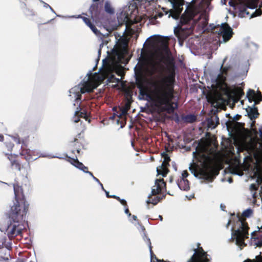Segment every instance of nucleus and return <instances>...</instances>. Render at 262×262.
<instances>
[{"label":"nucleus","instance_id":"19","mask_svg":"<svg viewBox=\"0 0 262 262\" xmlns=\"http://www.w3.org/2000/svg\"><path fill=\"white\" fill-rule=\"evenodd\" d=\"M255 176L256 177V182L262 184V172L259 168H257L256 171L255 172Z\"/></svg>","mask_w":262,"mask_h":262},{"label":"nucleus","instance_id":"7","mask_svg":"<svg viewBox=\"0 0 262 262\" xmlns=\"http://www.w3.org/2000/svg\"><path fill=\"white\" fill-rule=\"evenodd\" d=\"M193 254L188 260L187 262H209L207 253L203 249L198 250H194Z\"/></svg>","mask_w":262,"mask_h":262},{"label":"nucleus","instance_id":"57","mask_svg":"<svg viewBox=\"0 0 262 262\" xmlns=\"http://www.w3.org/2000/svg\"><path fill=\"white\" fill-rule=\"evenodd\" d=\"M251 262L250 260L248 259L247 261H245L244 262Z\"/></svg>","mask_w":262,"mask_h":262},{"label":"nucleus","instance_id":"55","mask_svg":"<svg viewBox=\"0 0 262 262\" xmlns=\"http://www.w3.org/2000/svg\"><path fill=\"white\" fill-rule=\"evenodd\" d=\"M159 219H160L161 221L162 220V217L161 215L159 216Z\"/></svg>","mask_w":262,"mask_h":262},{"label":"nucleus","instance_id":"15","mask_svg":"<svg viewBox=\"0 0 262 262\" xmlns=\"http://www.w3.org/2000/svg\"><path fill=\"white\" fill-rule=\"evenodd\" d=\"M246 111L251 119L255 118L257 117V110L254 107V104L253 105V107L247 108Z\"/></svg>","mask_w":262,"mask_h":262},{"label":"nucleus","instance_id":"10","mask_svg":"<svg viewBox=\"0 0 262 262\" xmlns=\"http://www.w3.org/2000/svg\"><path fill=\"white\" fill-rule=\"evenodd\" d=\"M165 185L163 179H157L155 181V185L151 189L150 193L148 195V197L150 198L152 195L159 193L162 188L165 186Z\"/></svg>","mask_w":262,"mask_h":262},{"label":"nucleus","instance_id":"61","mask_svg":"<svg viewBox=\"0 0 262 262\" xmlns=\"http://www.w3.org/2000/svg\"><path fill=\"white\" fill-rule=\"evenodd\" d=\"M229 4L231 6V2H229Z\"/></svg>","mask_w":262,"mask_h":262},{"label":"nucleus","instance_id":"41","mask_svg":"<svg viewBox=\"0 0 262 262\" xmlns=\"http://www.w3.org/2000/svg\"><path fill=\"white\" fill-rule=\"evenodd\" d=\"M194 194H191L189 197H188V199H191V198H194Z\"/></svg>","mask_w":262,"mask_h":262},{"label":"nucleus","instance_id":"48","mask_svg":"<svg viewBox=\"0 0 262 262\" xmlns=\"http://www.w3.org/2000/svg\"><path fill=\"white\" fill-rule=\"evenodd\" d=\"M254 186H254V184H251V185H250V187H251V188H254Z\"/></svg>","mask_w":262,"mask_h":262},{"label":"nucleus","instance_id":"18","mask_svg":"<svg viewBox=\"0 0 262 262\" xmlns=\"http://www.w3.org/2000/svg\"><path fill=\"white\" fill-rule=\"evenodd\" d=\"M71 164L76 168L80 169L83 172L84 171V169H88V168L84 166L82 163L79 162L77 159L73 160V161L71 162Z\"/></svg>","mask_w":262,"mask_h":262},{"label":"nucleus","instance_id":"39","mask_svg":"<svg viewBox=\"0 0 262 262\" xmlns=\"http://www.w3.org/2000/svg\"><path fill=\"white\" fill-rule=\"evenodd\" d=\"M161 155H162V156H163V157H166V156H167V155H166V152H162V153H161Z\"/></svg>","mask_w":262,"mask_h":262},{"label":"nucleus","instance_id":"4","mask_svg":"<svg viewBox=\"0 0 262 262\" xmlns=\"http://www.w3.org/2000/svg\"><path fill=\"white\" fill-rule=\"evenodd\" d=\"M226 127L229 136L235 142L243 141L249 136L248 130L245 129L239 123H226Z\"/></svg>","mask_w":262,"mask_h":262},{"label":"nucleus","instance_id":"8","mask_svg":"<svg viewBox=\"0 0 262 262\" xmlns=\"http://www.w3.org/2000/svg\"><path fill=\"white\" fill-rule=\"evenodd\" d=\"M173 32L182 46L183 40L189 35L190 31L188 28H182L178 25L173 28Z\"/></svg>","mask_w":262,"mask_h":262},{"label":"nucleus","instance_id":"50","mask_svg":"<svg viewBox=\"0 0 262 262\" xmlns=\"http://www.w3.org/2000/svg\"><path fill=\"white\" fill-rule=\"evenodd\" d=\"M3 136H1V135H0V141H2V140H3Z\"/></svg>","mask_w":262,"mask_h":262},{"label":"nucleus","instance_id":"47","mask_svg":"<svg viewBox=\"0 0 262 262\" xmlns=\"http://www.w3.org/2000/svg\"><path fill=\"white\" fill-rule=\"evenodd\" d=\"M48 7H49V8L50 9V10H51L53 12H54H54L53 10L52 9V8H51L49 5H48Z\"/></svg>","mask_w":262,"mask_h":262},{"label":"nucleus","instance_id":"62","mask_svg":"<svg viewBox=\"0 0 262 262\" xmlns=\"http://www.w3.org/2000/svg\"><path fill=\"white\" fill-rule=\"evenodd\" d=\"M149 249H150V252H151V248L150 247Z\"/></svg>","mask_w":262,"mask_h":262},{"label":"nucleus","instance_id":"46","mask_svg":"<svg viewBox=\"0 0 262 262\" xmlns=\"http://www.w3.org/2000/svg\"><path fill=\"white\" fill-rule=\"evenodd\" d=\"M21 233L20 230H17V232L16 233V234H19Z\"/></svg>","mask_w":262,"mask_h":262},{"label":"nucleus","instance_id":"25","mask_svg":"<svg viewBox=\"0 0 262 262\" xmlns=\"http://www.w3.org/2000/svg\"><path fill=\"white\" fill-rule=\"evenodd\" d=\"M160 198L159 196H157V200L156 201H151L150 199H148L146 200V203L147 204L151 203L154 205H156L158 202H159L160 201Z\"/></svg>","mask_w":262,"mask_h":262},{"label":"nucleus","instance_id":"3","mask_svg":"<svg viewBox=\"0 0 262 262\" xmlns=\"http://www.w3.org/2000/svg\"><path fill=\"white\" fill-rule=\"evenodd\" d=\"M227 59V57L223 59L220 68L221 72L217 75L215 83L212 85V90L206 96L208 101L215 105L230 100L236 103L244 94L240 88H234L231 89L225 83L227 68L223 67V64Z\"/></svg>","mask_w":262,"mask_h":262},{"label":"nucleus","instance_id":"9","mask_svg":"<svg viewBox=\"0 0 262 262\" xmlns=\"http://www.w3.org/2000/svg\"><path fill=\"white\" fill-rule=\"evenodd\" d=\"M221 31L219 33H221L224 42L228 41L233 34L232 29L229 25L226 23H223L221 24Z\"/></svg>","mask_w":262,"mask_h":262},{"label":"nucleus","instance_id":"29","mask_svg":"<svg viewBox=\"0 0 262 262\" xmlns=\"http://www.w3.org/2000/svg\"><path fill=\"white\" fill-rule=\"evenodd\" d=\"M189 175V173L186 171H183L182 173V176L183 178H187Z\"/></svg>","mask_w":262,"mask_h":262},{"label":"nucleus","instance_id":"33","mask_svg":"<svg viewBox=\"0 0 262 262\" xmlns=\"http://www.w3.org/2000/svg\"><path fill=\"white\" fill-rule=\"evenodd\" d=\"M104 46H104V45L103 43H102V44H101V45H100V49H99V51H98V53H99V54H100V52H101V51L102 48H103V47H104Z\"/></svg>","mask_w":262,"mask_h":262},{"label":"nucleus","instance_id":"53","mask_svg":"<svg viewBox=\"0 0 262 262\" xmlns=\"http://www.w3.org/2000/svg\"><path fill=\"white\" fill-rule=\"evenodd\" d=\"M99 1V0H92V1H93V2H98V1Z\"/></svg>","mask_w":262,"mask_h":262},{"label":"nucleus","instance_id":"54","mask_svg":"<svg viewBox=\"0 0 262 262\" xmlns=\"http://www.w3.org/2000/svg\"><path fill=\"white\" fill-rule=\"evenodd\" d=\"M157 200V197H156V199L155 200H151V201H156Z\"/></svg>","mask_w":262,"mask_h":262},{"label":"nucleus","instance_id":"52","mask_svg":"<svg viewBox=\"0 0 262 262\" xmlns=\"http://www.w3.org/2000/svg\"><path fill=\"white\" fill-rule=\"evenodd\" d=\"M11 233L12 234H15V233L13 229L11 231Z\"/></svg>","mask_w":262,"mask_h":262},{"label":"nucleus","instance_id":"59","mask_svg":"<svg viewBox=\"0 0 262 262\" xmlns=\"http://www.w3.org/2000/svg\"><path fill=\"white\" fill-rule=\"evenodd\" d=\"M75 17V16H74V15H72L71 16H69V17Z\"/></svg>","mask_w":262,"mask_h":262},{"label":"nucleus","instance_id":"17","mask_svg":"<svg viewBox=\"0 0 262 262\" xmlns=\"http://www.w3.org/2000/svg\"><path fill=\"white\" fill-rule=\"evenodd\" d=\"M205 146H203L202 147V151L198 153V154L200 156L204 157V163L203 165L204 167H207L210 162V159L208 156L205 155L204 154L203 152V151L205 150Z\"/></svg>","mask_w":262,"mask_h":262},{"label":"nucleus","instance_id":"27","mask_svg":"<svg viewBox=\"0 0 262 262\" xmlns=\"http://www.w3.org/2000/svg\"><path fill=\"white\" fill-rule=\"evenodd\" d=\"M72 120L74 123H77L79 121H80V118L78 116H77V115H75L74 114L72 118Z\"/></svg>","mask_w":262,"mask_h":262},{"label":"nucleus","instance_id":"12","mask_svg":"<svg viewBox=\"0 0 262 262\" xmlns=\"http://www.w3.org/2000/svg\"><path fill=\"white\" fill-rule=\"evenodd\" d=\"M170 161L169 157L166 156L164 157V160L162 162L160 168L161 170H159L158 168H157V172L158 174H160L163 177H165L167 173V169L166 168V166L168 164V162Z\"/></svg>","mask_w":262,"mask_h":262},{"label":"nucleus","instance_id":"28","mask_svg":"<svg viewBox=\"0 0 262 262\" xmlns=\"http://www.w3.org/2000/svg\"><path fill=\"white\" fill-rule=\"evenodd\" d=\"M92 178L95 182H96L101 186V187L102 188V189H104L102 184L99 182V180L97 178H96L95 177H93Z\"/></svg>","mask_w":262,"mask_h":262},{"label":"nucleus","instance_id":"32","mask_svg":"<svg viewBox=\"0 0 262 262\" xmlns=\"http://www.w3.org/2000/svg\"><path fill=\"white\" fill-rule=\"evenodd\" d=\"M124 212L128 216H130L131 215V214L129 212V210L127 208L125 209Z\"/></svg>","mask_w":262,"mask_h":262},{"label":"nucleus","instance_id":"35","mask_svg":"<svg viewBox=\"0 0 262 262\" xmlns=\"http://www.w3.org/2000/svg\"><path fill=\"white\" fill-rule=\"evenodd\" d=\"M110 197L116 198L117 200H118L119 199V196H117L116 195H115V194L110 195Z\"/></svg>","mask_w":262,"mask_h":262},{"label":"nucleus","instance_id":"22","mask_svg":"<svg viewBox=\"0 0 262 262\" xmlns=\"http://www.w3.org/2000/svg\"><path fill=\"white\" fill-rule=\"evenodd\" d=\"M105 11L108 13L112 14L114 12V10L112 8L111 5L108 2H106L104 4Z\"/></svg>","mask_w":262,"mask_h":262},{"label":"nucleus","instance_id":"2","mask_svg":"<svg viewBox=\"0 0 262 262\" xmlns=\"http://www.w3.org/2000/svg\"><path fill=\"white\" fill-rule=\"evenodd\" d=\"M134 32V30L126 26L124 34L119 38L118 44L114 49L110 57L102 60V77L99 78L97 77V75H95L91 77V75L88 74V77L85 78L81 83L69 91L70 96L72 98L77 100L80 99L82 94L92 92L98 86L103 79L108 77L114 71L121 76L122 70L119 63L122 62L124 56L127 53V48L129 40L128 36L131 35Z\"/></svg>","mask_w":262,"mask_h":262},{"label":"nucleus","instance_id":"38","mask_svg":"<svg viewBox=\"0 0 262 262\" xmlns=\"http://www.w3.org/2000/svg\"><path fill=\"white\" fill-rule=\"evenodd\" d=\"M243 12L245 13L247 15H248L249 14V12L247 11V10L244 9L243 10Z\"/></svg>","mask_w":262,"mask_h":262},{"label":"nucleus","instance_id":"60","mask_svg":"<svg viewBox=\"0 0 262 262\" xmlns=\"http://www.w3.org/2000/svg\"><path fill=\"white\" fill-rule=\"evenodd\" d=\"M198 248H199V246H198ZM201 249H202V248H201ZM199 249H200V248H199V249H198V250ZM196 250H197V249H196Z\"/></svg>","mask_w":262,"mask_h":262},{"label":"nucleus","instance_id":"45","mask_svg":"<svg viewBox=\"0 0 262 262\" xmlns=\"http://www.w3.org/2000/svg\"><path fill=\"white\" fill-rule=\"evenodd\" d=\"M260 137L262 138V128L260 129Z\"/></svg>","mask_w":262,"mask_h":262},{"label":"nucleus","instance_id":"31","mask_svg":"<svg viewBox=\"0 0 262 262\" xmlns=\"http://www.w3.org/2000/svg\"><path fill=\"white\" fill-rule=\"evenodd\" d=\"M118 200L119 201V202H120L121 204H122V205H126V201L124 200V199H120L119 198V199H118Z\"/></svg>","mask_w":262,"mask_h":262},{"label":"nucleus","instance_id":"24","mask_svg":"<svg viewBox=\"0 0 262 262\" xmlns=\"http://www.w3.org/2000/svg\"><path fill=\"white\" fill-rule=\"evenodd\" d=\"M252 213V211L250 208H248L242 212V215L244 217H248L251 216Z\"/></svg>","mask_w":262,"mask_h":262},{"label":"nucleus","instance_id":"42","mask_svg":"<svg viewBox=\"0 0 262 262\" xmlns=\"http://www.w3.org/2000/svg\"><path fill=\"white\" fill-rule=\"evenodd\" d=\"M254 16H255V12L253 13L251 15V16H250V18H252V17H254Z\"/></svg>","mask_w":262,"mask_h":262},{"label":"nucleus","instance_id":"51","mask_svg":"<svg viewBox=\"0 0 262 262\" xmlns=\"http://www.w3.org/2000/svg\"><path fill=\"white\" fill-rule=\"evenodd\" d=\"M125 108H127L128 110L129 108V104H127V105H126V107Z\"/></svg>","mask_w":262,"mask_h":262},{"label":"nucleus","instance_id":"5","mask_svg":"<svg viewBox=\"0 0 262 262\" xmlns=\"http://www.w3.org/2000/svg\"><path fill=\"white\" fill-rule=\"evenodd\" d=\"M168 1L170 3L172 9L166 11L165 14H168V17H171L174 19H177L183 10L184 0H168Z\"/></svg>","mask_w":262,"mask_h":262},{"label":"nucleus","instance_id":"11","mask_svg":"<svg viewBox=\"0 0 262 262\" xmlns=\"http://www.w3.org/2000/svg\"><path fill=\"white\" fill-rule=\"evenodd\" d=\"M247 95L254 101V105L258 103L262 100V96L259 92L256 93L255 91L252 90H249L247 92Z\"/></svg>","mask_w":262,"mask_h":262},{"label":"nucleus","instance_id":"40","mask_svg":"<svg viewBox=\"0 0 262 262\" xmlns=\"http://www.w3.org/2000/svg\"><path fill=\"white\" fill-rule=\"evenodd\" d=\"M132 218H133V219L134 220L136 221V220H137V216H136V215H133V216H132Z\"/></svg>","mask_w":262,"mask_h":262},{"label":"nucleus","instance_id":"21","mask_svg":"<svg viewBox=\"0 0 262 262\" xmlns=\"http://www.w3.org/2000/svg\"><path fill=\"white\" fill-rule=\"evenodd\" d=\"M183 119L187 123H192L196 120V117L193 115H189L185 116Z\"/></svg>","mask_w":262,"mask_h":262},{"label":"nucleus","instance_id":"16","mask_svg":"<svg viewBox=\"0 0 262 262\" xmlns=\"http://www.w3.org/2000/svg\"><path fill=\"white\" fill-rule=\"evenodd\" d=\"M81 109L79 107H77L74 112L75 115H77L79 118H83L85 121H88V122H90V119L88 118L86 114L84 112H81Z\"/></svg>","mask_w":262,"mask_h":262},{"label":"nucleus","instance_id":"37","mask_svg":"<svg viewBox=\"0 0 262 262\" xmlns=\"http://www.w3.org/2000/svg\"><path fill=\"white\" fill-rule=\"evenodd\" d=\"M103 190L105 191V193H106V196H107V197H110V195L108 194L109 191H106L105 190H104V189H103Z\"/></svg>","mask_w":262,"mask_h":262},{"label":"nucleus","instance_id":"49","mask_svg":"<svg viewBox=\"0 0 262 262\" xmlns=\"http://www.w3.org/2000/svg\"><path fill=\"white\" fill-rule=\"evenodd\" d=\"M14 194H15V196L16 197V192H15V187L14 186Z\"/></svg>","mask_w":262,"mask_h":262},{"label":"nucleus","instance_id":"56","mask_svg":"<svg viewBox=\"0 0 262 262\" xmlns=\"http://www.w3.org/2000/svg\"><path fill=\"white\" fill-rule=\"evenodd\" d=\"M255 231H253L252 232L251 234L253 235L255 233Z\"/></svg>","mask_w":262,"mask_h":262},{"label":"nucleus","instance_id":"26","mask_svg":"<svg viewBox=\"0 0 262 262\" xmlns=\"http://www.w3.org/2000/svg\"><path fill=\"white\" fill-rule=\"evenodd\" d=\"M90 29L96 35H98L99 34L100 31L94 25H93Z\"/></svg>","mask_w":262,"mask_h":262},{"label":"nucleus","instance_id":"44","mask_svg":"<svg viewBox=\"0 0 262 262\" xmlns=\"http://www.w3.org/2000/svg\"><path fill=\"white\" fill-rule=\"evenodd\" d=\"M230 221H228L227 223V225H226V227H228V226L230 225Z\"/></svg>","mask_w":262,"mask_h":262},{"label":"nucleus","instance_id":"43","mask_svg":"<svg viewBox=\"0 0 262 262\" xmlns=\"http://www.w3.org/2000/svg\"><path fill=\"white\" fill-rule=\"evenodd\" d=\"M232 179L231 178H229L228 179V182L229 183H231L232 182Z\"/></svg>","mask_w":262,"mask_h":262},{"label":"nucleus","instance_id":"6","mask_svg":"<svg viewBox=\"0 0 262 262\" xmlns=\"http://www.w3.org/2000/svg\"><path fill=\"white\" fill-rule=\"evenodd\" d=\"M241 228L234 231L236 244L240 246L244 244V238L247 237L248 235V227L243 221H241Z\"/></svg>","mask_w":262,"mask_h":262},{"label":"nucleus","instance_id":"58","mask_svg":"<svg viewBox=\"0 0 262 262\" xmlns=\"http://www.w3.org/2000/svg\"><path fill=\"white\" fill-rule=\"evenodd\" d=\"M196 152H197V151H194L193 152V154H195V153H196Z\"/></svg>","mask_w":262,"mask_h":262},{"label":"nucleus","instance_id":"34","mask_svg":"<svg viewBox=\"0 0 262 262\" xmlns=\"http://www.w3.org/2000/svg\"><path fill=\"white\" fill-rule=\"evenodd\" d=\"M83 172L84 173H88L90 176H91L92 178L93 177H94L93 175V173L90 172V171H83Z\"/></svg>","mask_w":262,"mask_h":262},{"label":"nucleus","instance_id":"1","mask_svg":"<svg viewBox=\"0 0 262 262\" xmlns=\"http://www.w3.org/2000/svg\"><path fill=\"white\" fill-rule=\"evenodd\" d=\"M169 36L154 34L146 40L152 50L151 59L146 66L136 73L139 95L148 96L159 105H166L165 110L172 113L174 107L170 101L173 98L170 83L173 80L174 65L169 56Z\"/></svg>","mask_w":262,"mask_h":262},{"label":"nucleus","instance_id":"63","mask_svg":"<svg viewBox=\"0 0 262 262\" xmlns=\"http://www.w3.org/2000/svg\"><path fill=\"white\" fill-rule=\"evenodd\" d=\"M155 258L156 259V260H157V261H159L158 259H157V258H156V257H155Z\"/></svg>","mask_w":262,"mask_h":262},{"label":"nucleus","instance_id":"14","mask_svg":"<svg viewBox=\"0 0 262 262\" xmlns=\"http://www.w3.org/2000/svg\"><path fill=\"white\" fill-rule=\"evenodd\" d=\"M189 170L193 176L196 178L199 177V174L202 176H205L207 174L206 172L203 170L200 169L198 172L197 169L192 164L189 167Z\"/></svg>","mask_w":262,"mask_h":262},{"label":"nucleus","instance_id":"13","mask_svg":"<svg viewBox=\"0 0 262 262\" xmlns=\"http://www.w3.org/2000/svg\"><path fill=\"white\" fill-rule=\"evenodd\" d=\"M192 18L191 12H187L186 10L182 15L181 17V22L182 25L188 23L190 20Z\"/></svg>","mask_w":262,"mask_h":262},{"label":"nucleus","instance_id":"20","mask_svg":"<svg viewBox=\"0 0 262 262\" xmlns=\"http://www.w3.org/2000/svg\"><path fill=\"white\" fill-rule=\"evenodd\" d=\"M11 211L13 214H17L20 211L19 203L17 201L14 203V205L11 207Z\"/></svg>","mask_w":262,"mask_h":262},{"label":"nucleus","instance_id":"23","mask_svg":"<svg viewBox=\"0 0 262 262\" xmlns=\"http://www.w3.org/2000/svg\"><path fill=\"white\" fill-rule=\"evenodd\" d=\"M77 18H81V16L80 15H79L77 17ZM82 19L83 20V21H84V23L88 26H89L90 28H91V27H92V26L93 25L90 20L87 18V17H82Z\"/></svg>","mask_w":262,"mask_h":262},{"label":"nucleus","instance_id":"36","mask_svg":"<svg viewBox=\"0 0 262 262\" xmlns=\"http://www.w3.org/2000/svg\"><path fill=\"white\" fill-rule=\"evenodd\" d=\"M225 208V206L224 205L221 204H220V208L222 210L224 211V209Z\"/></svg>","mask_w":262,"mask_h":262},{"label":"nucleus","instance_id":"30","mask_svg":"<svg viewBox=\"0 0 262 262\" xmlns=\"http://www.w3.org/2000/svg\"><path fill=\"white\" fill-rule=\"evenodd\" d=\"M128 108H123L122 110V115H125L127 114Z\"/></svg>","mask_w":262,"mask_h":262}]
</instances>
